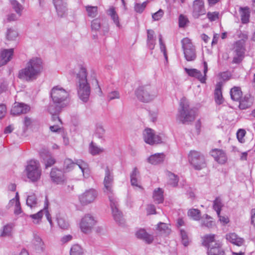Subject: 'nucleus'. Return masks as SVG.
Segmentation results:
<instances>
[{
	"label": "nucleus",
	"mask_w": 255,
	"mask_h": 255,
	"mask_svg": "<svg viewBox=\"0 0 255 255\" xmlns=\"http://www.w3.org/2000/svg\"><path fill=\"white\" fill-rule=\"evenodd\" d=\"M43 68L41 59L33 57L27 62L24 68L19 71L18 77L27 82L33 81L41 74Z\"/></svg>",
	"instance_id": "1"
},
{
	"label": "nucleus",
	"mask_w": 255,
	"mask_h": 255,
	"mask_svg": "<svg viewBox=\"0 0 255 255\" xmlns=\"http://www.w3.org/2000/svg\"><path fill=\"white\" fill-rule=\"evenodd\" d=\"M87 78V70L81 66L77 74L76 85L79 98L84 103L88 102L91 93V88Z\"/></svg>",
	"instance_id": "2"
},
{
	"label": "nucleus",
	"mask_w": 255,
	"mask_h": 255,
	"mask_svg": "<svg viewBox=\"0 0 255 255\" xmlns=\"http://www.w3.org/2000/svg\"><path fill=\"white\" fill-rule=\"evenodd\" d=\"M196 114V110L189 106L188 101L184 98H182L176 117L177 120L183 124H189L195 120Z\"/></svg>",
	"instance_id": "3"
},
{
	"label": "nucleus",
	"mask_w": 255,
	"mask_h": 255,
	"mask_svg": "<svg viewBox=\"0 0 255 255\" xmlns=\"http://www.w3.org/2000/svg\"><path fill=\"white\" fill-rule=\"evenodd\" d=\"M24 172L26 177L32 183L40 180L42 174V170L40 163L35 160H30L27 162Z\"/></svg>",
	"instance_id": "4"
},
{
	"label": "nucleus",
	"mask_w": 255,
	"mask_h": 255,
	"mask_svg": "<svg viewBox=\"0 0 255 255\" xmlns=\"http://www.w3.org/2000/svg\"><path fill=\"white\" fill-rule=\"evenodd\" d=\"M215 237L213 234L205 236L203 238V245L208 248V255H224L221 243L215 241Z\"/></svg>",
	"instance_id": "5"
},
{
	"label": "nucleus",
	"mask_w": 255,
	"mask_h": 255,
	"mask_svg": "<svg viewBox=\"0 0 255 255\" xmlns=\"http://www.w3.org/2000/svg\"><path fill=\"white\" fill-rule=\"evenodd\" d=\"M134 93L138 100L143 103H148L152 101L157 96L156 91L150 85L139 86Z\"/></svg>",
	"instance_id": "6"
},
{
	"label": "nucleus",
	"mask_w": 255,
	"mask_h": 255,
	"mask_svg": "<svg viewBox=\"0 0 255 255\" xmlns=\"http://www.w3.org/2000/svg\"><path fill=\"white\" fill-rule=\"evenodd\" d=\"M188 160L195 170H200L206 166L204 155L198 151H191L188 155Z\"/></svg>",
	"instance_id": "7"
},
{
	"label": "nucleus",
	"mask_w": 255,
	"mask_h": 255,
	"mask_svg": "<svg viewBox=\"0 0 255 255\" xmlns=\"http://www.w3.org/2000/svg\"><path fill=\"white\" fill-rule=\"evenodd\" d=\"M103 191L105 194L108 195L109 199H110V196L114 197V174L113 171L110 170L108 166L105 168V175L103 181Z\"/></svg>",
	"instance_id": "8"
},
{
	"label": "nucleus",
	"mask_w": 255,
	"mask_h": 255,
	"mask_svg": "<svg viewBox=\"0 0 255 255\" xmlns=\"http://www.w3.org/2000/svg\"><path fill=\"white\" fill-rule=\"evenodd\" d=\"M181 43L184 57L186 60L188 61L195 60L196 58V50L191 40L188 38H184L182 40Z\"/></svg>",
	"instance_id": "9"
},
{
	"label": "nucleus",
	"mask_w": 255,
	"mask_h": 255,
	"mask_svg": "<svg viewBox=\"0 0 255 255\" xmlns=\"http://www.w3.org/2000/svg\"><path fill=\"white\" fill-rule=\"evenodd\" d=\"M77 165L82 170L83 175L84 172L89 171V166L87 163L81 159H77L75 162L73 161L71 159L67 158L65 159V172H69L72 170L75 166Z\"/></svg>",
	"instance_id": "10"
},
{
	"label": "nucleus",
	"mask_w": 255,
	"mask_h": 255,
	"mask_svg": "<svg viewBox=\"0 0 255 255\" xmlns=\"http://www.w3.org/2000/svg\"><path fill=\"white\" fill-rule=\"evenodd\" d=\"M144 141L150 145L158 144L161 142L162 139L160 135L156 134L151 128H145L143 132Z\"/></svg>",
	"instance_id": "11"
},
{
	"label": "nucleus",
	"mask_w": 255,
	"mask_h": 255,
	"mask_svg": "<svg viewBox=\"0 0 255 255\" xmlns=\"http://www.w3.org/2000/svg\"><path fill=\"white\" fill-rule=\"evenodd\" d=\"M203 76L202 75L200 71L196 69H188L185 68L184 70L189 76L198 79L202 83H205L206 80V74L208 70V64L206 61L203 62Z\"/></svg>",
	"instance_id": "12"
},
{
	"label": "nucleus",
	"mask_w": 255,
	"mask_h": 255,
	"mask_svg": "<svg viewBox=\"0 0 255 255\" xmlns=\"http://www.w3.org/2000/svg\"><path fill=\"white\" fill-rule=\"evenodd\" d=\"M98 196L97 191L94 189H90L86 190L79 196V199L83 205H87L93 202Z\"/></svg>",
	"instance_id": "13"
},
{
	"label": "nucleus",
	"mask_w": 255,
	"mask_h": 255,
	"mask_svg": "<svg viewBox=\"0 0 255 255\" xmlns=\"http://www.w3.org/2000/svg\"><path fill=\"white\" fill-rule=\"evenodd\" d=\"M96 223L94 217L90 214L86 215L80 222V228L84 233H88L91 232L92 229Z\"/></svg>",
	"instance_id": "14"
},
{
	"label": "nucleus",
	"mask_w": 255,
	"mask_h": 255,
	"mask_svg": "<svg viewBox=\"0 0 255 255\" xmlns=\"http://www.w3.org/2000/svg\"><path fill=\"white\" fill-rule=\"evenodd\" d=\"M110 206L114 220L119 225H123L124 220L122 213L118 208V202L114 197L110 196Z\"/></svg>",
	"instance_id": "15"
},
{
	"label": "nucleus",
	"mask_w": 255,
	"mask_h": 255,
	"mask_svg": "<svg viewBox=\"0 0 255 255\" xmlns=\"http://www.w3.org/2000/svg\"><path fill=\"white\" fill-rule=\"evenodd\" d=\"M206 9L203 0H195L193 4L192 16L194 18H198L201 15H205Z\"/></svg>",
	"instance_id": "16"
},
{
	"label": "nucleus",
	"mask_w": 255,
	"mask_h": 255,
	"mask_svg": "<svg viewBox=\"0 0 255 255\" xmlns=\"http://www.w3.org/2000/svg\"><path fill=\"white\" fill-rule=\"evenodd\" d=\"M51 97L54 104L62 105L64 97V89L62 88H59L57 86L54 87L51 92Z\"/></svg>",
	"instance_id": "17"
},
{
	"label": "nucleus",
	"mask_w": 255,
	"mask_h": 255,
	"mask_svg": "<svg viewBox=\"0 0 255 255\" xmlns=\"http://www.w3.org/2000/svg\"><path fill=\"white\" fill-rule=\"evenodd\" d=\"M29 111L30 107L28 105L21 103L15 102L11 110V114L15 116L21 114H26Z\"/></svg>",
	"instance_id": "18"
},
{
	"label": "nucleus",
	"mask_w": 255,
	"mask_h": 255,
	"mask_svg": "<svg viewBox=\"0 0 255 255\" xmlns=\"http://www.w3.org/2000/svg\"><path fill=\"white\" fill-rule=\"evenodd\" d=\"M13 49H3L0 52V66L5 65L12 57Z\"/></svg>",
	"instance_id": "19"
},
{
	"label": "nucleus",
	"mask_w": 255,
	"mask_h": 255,
	"mask_svg": "<svg viewBox=\"0 0 255 255\" xmlns=\"http://www.w3.org/2000/svg\"><path fill=\"white\" fill-rule=\"evenodd\" d=\"M211 155L215 160L220 164H224L227 161L226 153L221 149H214L211 152Z\"/></svg>",
	"instance_id": "20"
},
{
	"label": "nucleus",
	"mask_w": 255,
	"mask_h": 255,
	"mask_svg": "<svg viewBox=\"0 0 255 255\" xmlns=\"http://www.w3.org/2000/svg\"><path fill=\"white\" fill-rule=\"evenodd\" d=\"M13 233V226L8 224L3 226L0 231V238L2 239L11 238Z\"/></svg>",
	"instance_id": "21"
},
{
	"label": "nucleus",
	"mask_w": 255,
	"mask_h": 255,
	"mask_svg": "<svg viewBox=\"0 0 255 255\" xmlns=\"http://www.w3.org/2000/svg\"><path fill=\"white\" fill-rule=\"evenodd\" d=\"M222 82H219L217 83L214 91L215 101L216 103L218 105L222 104L224 101L222 92Z\"/></svg>",
	"instance_id": "22"
},
{
	"label": "nucleus",
	"mask_w": 255,
	"mask_h": 255,
	"mask_svg": "<svg viewBox=\"0 0 255 255\" xmlns=\"http://www.w3.org/2000/svg\"><path fill=\"white\" fill-rule=\"evenodd\" d=\"M165 155L163 153H157L150 155L147 159V162L153 165H157L162 163Z\"/></svg>",
	"instance_id": "23"
},
{
	"label": "nucleus",
	"mask_w": 255,
	"mask_h": 255,
	"mask_svg": "<svg viewBox=\"0 0 255 255\" xmlns=\"http://www.w3.org/2000/svg\"><path fill=\"white\" fill-rule=\"evenodd\" d=\"M226 240L229 242L238 246H242L244 242L243 238L239 237L235 233H230L226 235Z\"/></svg>",
	"instance_id": "24"
},
{
	"label": "nucleus",
	"mask_w": 255,
	"mask_h": 255,
	"mask_svg": "<svg viewBox=\"0 0 255 255\" xmlns=\"http://www.w3.org/2000/svg\"><path fill=\"white\" fill-rule=\"evenodd\" d=\"M136 236L138 239L142 240L148 244H151L153 241V237L148 234L144 229H140L137 231Z\"/></svg>",
	"instance_id": "25"
},
{
	"label": "nucleus",
	"mask_w": 255,
	"mask_h": 255,
	"mask_svg": "<svg viewBox=\"0 0 255 255\" xmlns=\"http://www.w3.org/2000/svg\"><path fill=\"white\" fill-rule=\"evenodd\" d=\"M40 156L43 159L46 168L51 167L55 163V160L48 151L41 152Z\"/></svg>",
	"instance_id": "26"
},
{
	"label": "nucleus",
	"mask_w": 255,
	"mask_h": 255,
	"mask_svg": "<svg viewBox=\"0 0 255 255\" xmlns=\"http://www.w3.org/2000/svg\"><path fill=\"white\" fill-rule=\"evenodd\" d=\"M239 108L241 109H246L252 106L253 103V99L250 95H246L239 101Z\"/></svg>",
	"instance_id": "27"
},
{
	"label": "nucleus",
	"mask_w": 255,
	"mask_h": 255,
	"mask_svg": "<svg viewBox=\"0 0 255 255\" xmlns=\"http://www.w3.org/2000/svg\"><path fill=\"white\" fill-rule=\"evenodd\" d=\"M63 172L56 168H52L50 177L53 182L57 184L62 181Z\"/></svg>",
	"instance_id": "28"
},
{
	"label": "nucleus",
	"mask_w": 255,
	"mask_h": 255,
	"mask_svg": "<svg viewBox=\"0 0 255 255\" xmlns=\"http://www.w3.org/2000/svg\"><path fill=\"white\" fill-rule=\"evenodd\" d=\"M246 47L243 41H237L234 44L233 52L239 53L243 55H245Z\"/></svg>",
	"instance_id": "29"
},
{
	"label": "nucleus",
	"mask_w": 255,
	"mask_h": 255,
	"mask_svg": "<svg viewBox=\"0 0 255 255\" xmlns=\"http://www.w3.org/2000/svg\"><path fill=\"white\" fill-rule=\"evenodd\" d=\"M53 2L58 16L63 17L64 15V0H53Z\"/></svg>",
	"instance_id": "30"
},
{
	"label": "nucleus",
	"mask_w": 255,
	"mask_h": 255,
	"mask_svg": "<svg viewBox=\"0 0 255 255\" xmlns=\"http://www.w3.org/2000/svg\"><path fill=\"white\" fill-rule=\"evenodd\" d=\"M231 99L235 101H239L242 96V92L239 87H234L230 90Z\"/></svg>",
	"instance_id": "31"
},
{
	"label": "nucleus",
	"mask_w": 255,
	"mask_h": 255,
	"mask_svg": "<svg viewBox=\"0 0 255 255\" xmlns=\"http://www.w3.org/2000/svg\"><path fill=\"white\" fill-rule=\"evenodd\" d=\"M55 105H50L48 108V112L52 115L53 119H57L62 124V121L57 116V113L59 112L61 109L62 105L55 104Z\"/></svg>",
	"instance_id": "32"
},
{
	"label": "nucleus",
	"mask_w": 255,
	"mask_h": 255,
	"mask_svg": "<svg viewBox=\"0 0 255 255\" xmlns=\"http://www.w3.org/2000/svg\"><path fill=\"white\" fill-rule=\"evenodd\" d=\"M130 182L132 186L140 187L138 184V178L139 177V172L136 167H134L130 174Z\"/></svg>",
	"instance_id": "33"
},
{
	"label": "nucleus",
	"mask_w": 255,
	"mask_h": 255,
	"mask_svg": "<svg viewBox=\"0 0 255 255\" xmlns=\"http://www.w3.org/2000/svg\"><path fill=\"white\" fill-rule=\"evenodd\" d=\"M9 2L15 12L20 16L22 14L23 6L16 0H10Z\"/></svg>",
	"instance_id": "34"
},
{
	"label": "nucleus",
	"mask_w": 255,
	"mask_h": 255,
	"mask_svg": "<svg viewBox=\"0 0 255 255\" xmlns=\"http://www.w3.org/2000/svg\"><path fill=\"white\" fill-rule=\"evenodd\" d=\"M153 198L154 201L158 204L163 202L164 198L163 191L160 188L154 190L153 194Z\"/></svg>",
	"instance_id": "35"
},
{
	"label": "nucleus",
	"mask_w": 255,
	"mask_h": 255,
	"mask_svg": "<svg viewBox=\"0 0 255 255\" xmlns=\"http://www.w3.org/2000/svg\"><path fill=\"white\" fill-rule=\"evenodd\" d=\"M241 20L243 23H247L249 21L250 11L247 7H240Z\"/></svg>",
	"instance_id": "36"
},
{
	"label": "nucleus",
	"mask_w": 255,
	"mask_h": 255,
	"mask_svg": "<svg viewBox=\"0 0 255 255\" xmlns=\"http://www.w3.org/2000/svg\"><path fill=\"white\" fill-rule=\"evenodd\" d=\"M26 205L31 209L36 207L37 204V199L34 194L29 195L27 197Z\"/></svg>",
	"instance_id": "37"
},
{
	"label": "nucleus",
	"mask_w": 255,
	"mask_h": 255,
	"mask_svg": "<svg viewBox=\"0 0 255 255\" xmlns=\"http://www.w3.org/2000/svg\"><path fill=\"white\" fill-rule=\"evenodd\" d=\"M188 216L195 221H198L201 218L200 211L197 209H191L188 211Z\"/></svg>",
	"instance_id": "38"
},
{
	"label": "nucleus",
	"mask_w": 255,
	"mask_h": 255,
	"mask_svg": "<svg viewBox=\"0 0 255 255\" xmlns=\"http://www.w3.org/2000/svg\"><path fill=\"white\" fill-rule=\"evenodd\" d=\"M84 251L83 249L78 244L74 245L70 249V255H83Z\"/></svg>",
	"instance_id": "39"
},
{
	"label": "nucleus",
	"mask_w": 255,
	"mask_h": 255,
	"mask_svg": "<svg viewBox=\"0 0 255 255\" xmlns=\"http://www.w3.org/2000/svg\"><path fill=\"white\" fill-rule=\"evenodd\" d=\"M167 175L169 178L168 184L172 187L177 186L178 182L177 176L171 172H168Z\"/></svg>",
	"instance_id": "40"
},
{
	"label": "nucleus",
	"mask_w": 255,
	"mask_h": 255,
	"mask_svg": "<svg viewBox=\"0 0 255 255\" xmlns=\"http://www.w3.org/2000/svg\"><path fill=\"white\" fill-rule=\"evenodd\" d=\"M89 151L91 154L95 155L103 152L104 149L97 146L93 142H91L89 146Z\"/></svg>",
	"instance_id": "41"
},
{
	"label": "nucleus",
	"mask_w": 255,
	"mask_h": 255,
	"mask_svg": "<svg viewBox=\"0 0 255 255\" xmlns=\"http://www.w3.org/2000/svg\"><path fill=\"white\" fill-rule=\"evenodd\" d=\"M88 15L92 18L95 17L98 14V7L87 5L86 7Z\"/></svg>",
	"instance_id": "42"
},
{
	"label": "nucleus",
	"mask_w": 255,
	"mask_h": 255,
	"mask_svg": "<svg viewBox=\"0 0 255 255\" xmlns=\"http://www.w3.org/2000/svg\"><path fill=\"white\" fill-rule=\"evenodd\" d=\"M6 35L7 40H15L18 36V33L15 30L10 28L7 29Z\"/></svg>",
	"instance_id": "43"
},
{
	"label": "nucleus",
	"mask_w": 255,
	"mask_h": 255,
	"mask_svg": "<svg viewBox=\"0 0 255 255\" xmlns=\"http://www.w3.org/2000/svg\"><path fill=\"white\" fill-rule=\"evenodd\" d=\"M105 133V130L101 125H97L95 135L99 138H103Z\"/></svg>",
	"instance_id": "44"
},
{
	"label": "nucleus",
	"mask_w": 255,
	"mask_h": 255,
	"mask_svg": "<svg viewBox=\"0 0 255 255\" xmlns=\"http://www.w3.org/2000/svg\"><path fill=\"white\" fill-rule=\"evenodd\" d=\"M233 58L232 63L233 64H239L243 60L245 56L239 53L233 52Z\"/></svg>",
	"instance_id": "45"
},
{
	"label": "nucleus",
	"mask_w": 255,
	"mask_h": 255,
	"mask_svg": "<svg viewBox=\"0 0 255 255\" xmlns=\"http://www.w3.org/2000/svg\"><path fill=\"white\" fill-rule=\"evenodd\" d=\"M101 24L100 20L98 18H96L93 20L91 22V28L93 31H99L101 28Z\"/></svg>",
	"instance_id": "46"
},
{
	"label": "nucleus",
	"mask_w": 255,
	"mask_h": 255,
	"mask_svg": "<svg viewBox=\"0 0 255 255\" xmlns=\"http://www.w3.org/2000/svg\"><path fill=\"white\" fill-rule=\"evenodd\" d=\"M147 1H144L142 3H136L134 5V10L136 12L141 13L146 6Z\"/></svg>",
	"instance_id": "47"
},
{
	"label": "nucleus",
	"mask_w": 255,
	"mask_h": 255,
	"mask_svg": "<svg viewBox=\"0 0 255 255\" xmlns=\"http://www.w3.org/2000/svg\"><path fill=\"white\" fill-rule=\"evenodd\" d=\"M120 98V95L118 91H113L109 92L107 96V99L109 101L119 99Z\"/></svg>",
	"instance_id": "48"
},
{
	"label": "nucleus",
	"mask_w": 255,
	"mask_h": 255,
	"mask_svg": "<svg viewBox=\"0 0 255 255\" xmlns=\"http://www.w3.org/2000/svg\"><path fill=\"white\" fill-rule=\"evenodd\" d=\"M157 229L162 233H168L169 231L167 224L162 222L157 225Z\"/></svg>",
	"instance_id": "49"
},
{
	"label": "nucleus",
	"mask_w": 255,
	"mask_h": 255,
	"mask_svg": "<svg viewBox=\"0 0 255 255\" xmlns=\"http://www.w3.org/2000/svg\"><path fill=\"white\" fill-rule=\"evenodd\" d=\"M246 131L243 129H240L237 132V137L239 142L241 143H244L245 142V139L244 138L245 134Z\"/></svg>",
	"instance_id": "50"
},
{
	"label": "nucleus",
	"mask_w": 255,
	"mask_h": 255,
	"mask_svg": "<svg viewBox=\"0 0 255 255\" xmlns=\"http://www.w3.org/2000/svg\"><path fill=\"white\" fill-rule=\"evenodd\" d=\"M219 13L217 11L208 12L207 14V17L210 21H214L219 18Z\"/></svg>",
	"instance_id": "51"
},
{
	"label": "nucleus",
	"mask_w": 255,
	"mask_h": 255,
	"mask_svg": "<svg viewBox=\"0 0 255 255\" xmlns=\"http://www.w3.org/2000/svg\"><path fill=\"white\" fill-rule=\"evenodd\" d=\"M180 235L181 237L182 244L184 246H188L189 244V240L186 232L185 231L181 230L180 231Z\"/></svg>",
	"instance_id": "52"
},
{
	"label": "nucleus",
	"mask_w": 255,
	"mask_h": 255,
	"mask_svg": "<svg viewBox=\"0 0 255 255\" xmlns=\"http://www.w3.org/2000/svg\"><path fill=\"white\" fill-rule=\"evenodd\" d=\"M189 22L188 18L183 14H180L179 17V26L184 27L187 23Z\"/></svg>",
	"instance_id": "53"
},
{
	"label": "nucleus",
	"mask_w": 255,
	"mask_h": 255,
	"mask_svg": "<svg viewBox=\"0 0 255 255\" xmlns=\"http://www.w3.org/2000/svg\"><path fill=\"white\" fill-rule=\"evenodd\" d=\"M163 14V10L161 9H160L158 11L153 13L152 15V17L154 20H159L162 18Z\"/></svg>",
	"instance_id": "54"
},
{
	"label": "nucleus",
	"mask_w": 255,
	"mask_h": 255,
	"mask_svg": "<svg viewBox=\"0 0 255 255\" xmlns=\"http://www.w3.org/2000/svg\"><path fill=\"white\" fill-rule=\"evenodd\" d=\"M223 205L220 197H216L213 201V209L222 208Z\"/></svg>",
	"instance_id": "55"
},
{
	"label": "nucleus",
	"mask_w": 255,
	"mask_h": 255,
	"mask_svg": "<svg viewBox=\"0 0 255 255\" xmlns=\"http://www.w3.org/2000/svg\"><path fill=\"white\" fill-rule=\"evenodd\" d=\"M44 214V210H41L38 213L35 214L30 215V217L34 220H37L36 223L38 222V220H40Z\"/></svg>",
	"instance_id": "56"
},
{
	"label": "nucleus",
	"mask_w": 255,
	"mask_h": 255,
	"mask_svg": "<svg viewBox=\"0 0 255 255\" xmlns=\"http://www.w3.org/2000/svg\"><path fill=\"white\" fill-rule=\"evenodd\" d=\"M19 201V198L18 192L16 193L15 196L13 199H11L8 204L9 207L12 206L13 205H15L17 203V201Z\"/></svg>",
	"instance_id": "57"
},
{
	"label": "nucleus",
	"mask_w": 255,
	"mask_h": 255,
	"mask_svg": "<svg viewBox=\"0 0 255 255\" xmlns=\"http://www.w3.org/2000/svg\"><path fill=\"white\" fill-rule=\"evenodd\" d=\"M238 37L241 38L238 41H244V44H245V42L248 38V34L246 33H242L241 31H240L238 34Z\"/></svg>",
	"instance_id": "58"
},
{
	"label": "nucleus",
	"mask_w": 255,
	"mask_h": 255,
	"mask_svg": "<svg viewBox=\"0 0 255 255\" xmlns=\"http://www.w3.org/2000/svg\"><path fill=\"white\" fill-rule=\"evenodd\" d=\"M6 113V108L5 105H0V119L3 118Z\"/></svg>",
	"instance_id": "59"
},
{
	"label": "nucleus",
	"mask_w": 255,
	"mask_h": 255,
	"mask_svg": "<svg viewBox=\"0 0 255 255\" xmlns=\"http://www.w3.org/2000/svg\"><path fill=\"white\" fill-rule=\"evenodd\" d=\"M213 222L211 220H206L204 219L202 220V226H205L208 228H211L213 225Z\"/></svg>",
	"instance_id": "60"
},
{
	"label": "nucleus",
	"mask_w": 255,
	"mask_h": 255,
	"mask_svg": "<svg viewBox=\"0 0 255 255\" xmlns=\"http://www.w3.org/2000/svg\"><path fill=\"white\" fill-rule=\"evenodd\" d=\"M71 122L75 127L79 125V120L77 115H74L71 117Z\"/></svg>",
	"instance_id": "61"
},
{
	"label": "nucleus",
	"mask_w": 255,
	"mask_h": 255,
	"mask_svg": "<svg viewBox=\"0 0 255 255\" xmlns=\"http://www.w3.org/2000/svg\"><path fill=\"white\" fill-rule=\"evenodd\" d=\"M162 38V37L161 34H159V44H160V50L163 53H164L166 52V50L165 45L163 43Z\"/></svg>",
	"instance_id": "62"
},
{
	"label": "nucleus",
	"mask_w": 255,
	"mask_h": 255,
	"mask_svg": "<svg viewBox=\"0 0 255 255\" xmlns=\"http://www.w3.org/2000/svg\"><path fill=\"white\" fill-rule=\"evenodd\" d=\"M14 213L15 215H19L21 213V208L19 201H17L16 204L15 205Z\"/></svg>",
	"instance_id": "63"
},
{
	"label": "nucleus",
	"mask_w": 255,
	"mask_h": 255,
	"mask_svg": "<svg viewBox=\"0 0 255 255\" xmlns=\"http://www.w3.org/2000/svg\"><path fill=\"white\" fill-rule=\"evenodd\" d=\"M147 212L149 215L154 214L156 213L155 207L153 205H149L147 208Z\"/></svg>",
	"instance_id": "64"
}]
</instances>
